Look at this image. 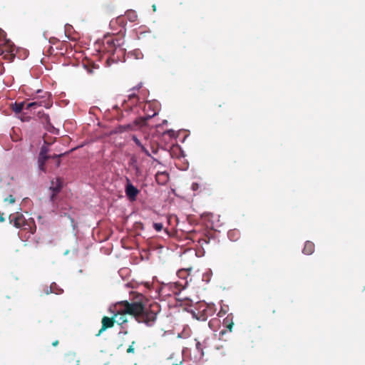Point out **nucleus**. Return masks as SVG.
Returning a JSON list of instances; mask_svg holds the SVG:
<instances>
[{
  "mask_svg": "<svg viewBox=\"0 0 365 365\" xmlns=\"http://www.w3.org/2000/svg\"><path fill=\"white\" fill-rule=\"evenodd\" d=\"M102 327L99 330L98 333L96 334L97 336H100L103 331L106 329L112 328L115 323V319L114 316L112 317H103L101 320Z\"/></svg>",
  "mask_w": 365,
  "mask_h": 365,
  "instance_id": "0eeeda50",
  "label": "nucleus"
},
{
  "mask_svg": "<svg viewBox=\"0 0 365 365\" xmlns=\"http://www.w3.org/2000/svg\"><path fill=\"white\" fill-rule=\"evenodd\" d=\"M208 341H209V339L207 338V339H205L202 342V346H203V347H204V349H207V348H208V346H209Z\"/></svg>",
  "mask_w": 365,
  "mask_h": 365,
  "instance_id": "bb28decb",
  "label": "nucleus"
},
{
  "mask_svg": "<svg viewBox=\"0 0 365 365\" xmlns=\"http://www.w3.org/2000/svg\"><path fill=\"white\" fill-rule=\"evenodd\" d=\"M135 144H136V145H137L138 147H139L140 148H141V146H143V145H144V144H143V143L140 142V141H138V142H137V143H135Z\"/></svg>",
  "mask_w": 365,
  "mask_h": 365,
  "instance_id": "c756f323",
  "label": "nucleus"
},
{
  "mask_svg": "<svg viewBox=\"0 0 365 365\" xmlns=\"http://www.w3.org/2000/svg\"><path fill=\"white\" fill-rule=\"evenodd\" d=\"M153 227L156 231L160 232L163 230V226L162 223L156 222L153 224Z\"/></svg>",
  "mask_w": 365,
  "mask_h": 365,
  "instance_id": "5701e85b",
  "label": "nucleus"
},
{
  "mask_svg": "<svg viewBox=\"0 0 365 365\" xmlns=\"http://www.w3.org/2000/svg\"><path fill=\"white\" fill-rule=\"evenodd\" d=\"M127 180L128 182L125 186L126 195L130 200H135V198L139 192V190L133 185H132L128 179H127Z\"/></svg>",
  "mask_w": 365,
  "mask_h": 365,
  "instance_id": "6e6552de",
  "label": "nucleus"
},
{
  "mask_svg": "<svg viewBox=\"0 0 365 365\" xmlns=\"http://www.w3.org/2000/svg\"><path fill=\"white\" fill-rule=\"evenodd\" d=\"M232 318V315H228L223 320V326L227 328L230 331H232L234 325Z\"/></svg>",
  "mask_w": 365,
  "mask_h": 365,
  "instance_id": "ddd939ff",
  "label": "nucleus"
},
{
  "mask_svg": "<svg viewBox=\"0 0 365 365\" xmlns=\"http://www.w3.org/2000/svg\"><path fill=\"white\" fill-rule=\"evenodd\" d=\"M153 111H155V110H150L149 112H148V113H152Z\"/></svg>",
  "mask_w": 365,
  "mask_h": 365,
  "instance_id": "72a5a7b5",
  "label": "nucleus"
},
{
  "mask_svg": "<svg viewBox=\"0 0 365 365\" xmlns=\"http://www.w3.org/2000/svg\"><path fill=\"white\" fill-rule=\"evenodd\" d=\"M132 139L135 142V143H137V142L140 141V140L135 135H133Z\"/></svg>",
  "mask_w": 365,
  "mask_h": 365,
  "instance_id": "cd10ccee",
  "label": "nucleus"
},
{
  "mask_svg": "<svg viewBox=\"0 0 365 365\" xmlns=\"http://www.w3.org/2000/svg\"><path fill=\"white\" fill-rule=\"evenodd\" d=\"M47 149L46 148H42L40 153H39V155H38V168L39 170H41V171L46 173V163L50 160V159H53L55 160V163H56V168H58L61 165V160H60V158L61 156H64L67 153H61V154H58V155H56V154H54L53 155H48L47 154Z\"/></svg>",
  "mask_w": 365,
  "mask_h": 365,
  "instance_id": "7ed1b4c3",
  "label": "nucleus"
},
{
  "mask_svg": "<svg viewBox=\"0 0 365 365\" xmlns=\"http://www.w3.org/2000/svg\"><path fill=\"white\" fill-rule=\"evenodd\" d=\"M227 236L231 241H237L240 237V232L237 230H231L228 232Z\"/></svg>",
  "mask_w": 365,
  "mask_h": 365,
  "instance_id": "f8f14e48",
  "label": "nucleus"
},
{
  "mask_svg": "<svg viewBox=\"0 0 365 365\" xmlns=\"http://www.w3.org/2000/svg\"><path fill=\"white\" fill-rule=\"evenodd\" d=\"M192 187L193 190H197V188L198 187V185L197 183H193Z\"/></svg>",
  "mask_w": 365,
  "mask_h": 365,
  "instance_id": "7c9ffc66",
  "label": "nucleus"
},
{
  "mask_svg": "<svg viewBox=\"0 0 365 365\" xmlns=\"http://www.w3.org/2000/svg\"><path fill=\"white\" fill-rule=\"evenodd\" d=\"M156 111H153L152 113H146L145 116H142L136 118L134 120V125L143 127L146 125L147 121L151 118L154 117L156 115Z\"/></svg>",
  "mask_w": 365,
  "mask_h": 365,
  "instance_id": "1a4fd4ad",
  "label": "nucleus"
},
{
  "mask_svg": "<svg viewBox=\"0 0 365 365\" xmlns=\"http://www.w3.org/2000/svg\"><path fill=\"white\" fill-rule=\"evenodd\" d=\"M133 125L128 124L125 125L119 126L118 130H119V132H124L128 130H133Z\"/></svg>",
  "mask_w": 365,
  "mask_h": 365,
  "instance_id": "6ab92c4d",
  "label": "nucleus"
},
{
  "mask_svg": "<svg viewBox=\"0 0 365 365\" xmlns=\"http://www.w3.org/2000/svg\"><path fill=\"white\" fill-rule=\"evenodd\" d=\"M58 344V340H56V341H54L52 343V345H53V346H56Z\"/></svg>",
  "mask_w": 365,
  "mask_h": 365,
  "instance_id": "2f4dec72",
  "label": "nucleus"
},
{
  "mask_svg": "<svg viewBox=\"0 0 365 365\" xmlns=\"http://www.w3.org/2000/svg\"><path fill=\"white\" fill-rule=\"evenodd\" d=\"M117 43L114 40H108L106 42L107 46L106 49L108 52L110 53V56L108 60H112L113 61L120 60V58L123 56L125 53V51L123 48L119 46L118 41L116 40Z\"/></svg>",
  "mask_w": 365,
  "mask_h": 365,
  "instance_id": "20e7f679",
  "label": "nucleus"
},
{
  "mask_svg": "<svg viewBox=\"0 0 365 365\" xmlns=\"http://www.w3.org/2000/svg\"><path fill=\"white\" fill-rule=\"evenodd\" d=\"M151 151L153 154H157L158 152V145L150 144Z\"/></svg>",
  "mask_w": 365,
  "mask_h": 365,
  "instance_id": "b1692460",
  "label": "nucleus"
},
{
  "mask_svg": "<svg viewBox=\"0 0 365 365\" xmlns=\"http://www.w3.org/2000/svg\"><path fill=\"white\" fill-rule=\"evenodd\" d=\"M126 16L131 22H134L138 19V15L134 11H129L126 13Z\"/></svg>",
  "mask_w": 365,
  "mask_h": 365,
  "instance_id": "a211bd4d",
  "label": "nucleus"
},
{
  "mask_svg": "<svg viewBox=\"0 0 365 365\" xmlns=\"http://www.w3.org/2000/svg\"><path fill=\"white\" fill-rule=\"evenodd\" d=\"M10 220L11 223H13L16 228H24V226L27 225L26 219L21 213L17 212L15 215H11Z\"/></svg>",
  "mask_w": 365,
  "mask_h": 365,
  "instance_id": "423d86ee",
  "label": "nucleus"
},
{
  "mask_svg": "<svg viewBox=\"0 0 365 365\" xmlns=\"http://www.w3.org/2000/svg\"><path fill=\"white\" fill-rule=\"evenodd\" d=\"M314 244L311 241H307L304 244L303 253L307 255H312L314 252Z\"/></svg>",
  "mask_w": 365,
  "mask_h": 365,
  "instance_id": "9b49d317",
  "label": "nucleus"
},
{
  "mask_svg": "<svg viewBox=\"0 0 365 365\" xmlns=\"http://www.w3.org/2000/svg\"><path fill=\"white\" fill-rule=\"evenodd\" d=\"M63 187V181L61 178H56L54 180L51 181V185L50 186V190L52 191V194L51 195V200L52 202L55 201L56 196L58 193L60 192Z\"/></svg>",
  "mask_w": 365,
  "mask_h": 365,
  "instance_id": "39448f33",
  "label": "nucleus"
},
{
  "mask_svg": "<svg viewBox=\"0 0 365 365\" xmlns=\"http://www.w3.org/2000/svg\"><path fill=\"white\" fill-rule=\"evenodd\" d=\"M169 179L168 174L165 172H158L155 175V180L158 184L165 185Z\"/></svg>",
  "mask_w": 365,
  "mask_h": 365,
  "instance_id": "9d476101",
  "label": "nucleus"
},
{
  "mask_svg": "<svg viewBox=\"0 0 365 365\" xmlns=\"http://www.w3.org/2000/svg\"><path fill=\"white\" fill-rule=\"evenodd\" d=\"M45 94L46 96H42V99H39L38 98H37L34 101L29 103L27 104H26L24 101L20 103L16 102L12 106V110L16 113H19L24 109L31 110H35L38 107H44L48 108L51 106L52 102L49 98V95L47 93H45Z\"/></svg>",
  "mask_w": 365,
  "mask_h": 365,
  "instance_id": "f03ea898",
  "label": "nucleus"
},
{
  "mask_svg": "<svg viewBox=\"0 0 365 365\" xmlns=\"http://www.w3.org/2000/svg\"><path fill=\"white\" fill-rule=\"evenodd\" d=\"M140 150L144 153L148 157H152L151 155V153H150V151L147 149V148L145 147V145H143V146H141V148H140Z\"/></svg>",
  "mask_w": 365,
  "mask_h": 365,
  "instance_id": "4be33fe9",
  "label": "nucleus"
},
{
  "mask_svg": "<svg viewBox=\"0 0 365 365\" xmlns=\"http://www.w3.org/2000/svg\"><path fill=\"white\" fill-rule=\"evenodd\" d=\"M153 11H156V6H155V5H153Z\"/></svg>",
  "mask_w": 365,
  "mask_h": 365,
  "instance_id": "473e14b6",
  "label": "nucleus"
},
{
  "mask_svg": "<svg viewBox=\"0 0 365 365\" xmlns=\"http://www.w3.org/2000/svg\"><path fill=\"white\" fill-rule=\"evenodd\" d=\"M152 105L150 102H148V103H145V105H144V110L146 111L148 110V112L149 110H152Z\"/></svg>",
  "mask_w": 365,
  "mask_h": 365,
  "instance_id": "393cba45",
  "label": "nucleus"
},
{
  "mask_svg": "<svg viewBox=\"0 0 365 365\" xmlns=\"http://www.w3.org/2000/svg\"><path fill=\"white\" fill-rule=\"evenodd\" d=\"M5 221V218L3 216V213L0 212V222H3Z\"/></svg>",
  "mask_w": 365,
  "mask_h": 365,
  "instance_id": "c85d7f7f",
  "label": "nucleus"
},
{
  "mask_svg": "<svg viewBox=\"0 0 365 365\" xmlns=\"http://www.w3.org/2000/svg\"><path fill=\"white\" fill-rule=\"evenodd\" d=\"M138 101V97L135 93H131L128 96V102H130V106H133L137 104ZM125 102L127 103L126 101H125Z\"/></svg>",
  "mask_w": 365,
  "mask_h": 365,
  "instance_id": "f3484780",
  "label": "nucleus"
},
{
  "mask_svg": "<svg viewBox=\"0 0 365 365\" xmlns=\"http://www.w3.org/2000/svg\"><path fill=\"white\" fill-rule=\"evenodd\" d=\"M196 349H197V351H200V356H204V347L202 346V344L200 341H197L196 343Z\"/></svg>",
  "mask_w": 365,
  "mask_h": 365,
  "instance_id": "aec40b11",
  "label": "nucleus"
},
{
  "mask_svg": "<svg viewBox=\"0 0 365 365\" xmlns=\"http://www.w3.org/2000/svg\"><path fill=\"white\" fill-rule=\"evenodd\" d=\"M145 301V297L139 294L135 301L130 302L125 300L117 302L113 310L115 322L119 325L128 322V314L133 317L138 323L152 327L160 312V307L158 303H151L147 306Z\"/></svg>",
  "mask_w": 365,
  "mask_h": 365,
  "instance_id": "f257e3e1",
  "label": "nucleus"
},
{
  "mask_svg": "<svg viewBox=\"0 0 365 365\" xmlns=\"http://www.w3.org/2000/svg\"><path fill=\"white\" fill-rule=\"evenodd\" d=\"M6 34L5 31L0 29V39L3 38V40L5 41V44L8 46L9 49L11 50V48L13 47L14 44L9 39L6 38Z\"/></svg>",
  "mask_w": 365,
  "mask_h": 365,
  "instance_id": "2eb2a0df",
  "label": "nucleus"
},
{
  "mask_svg": "<svg viewBox=\"0 0 365 365\" xmlns=\"http://www.w3.org/2000/svg\"><path fill=\"white\" fill-rule=\"evenodd\" d=\"M37 116L42 121V123H46L48 125L50 124V118L48 114L42 111H38Z\"/></svg>",
  "mask_w": 365,
  "mask_h": 365,
  "instance_id": "4468645a",
  "label": "nucleus"
},
{
  "mask_svg": "<svg viewBox=\"0 0 365 365\" xmlns=\"http://www.w3.org/2000/svg\"><path fill=\"white\" fill-rule=\"evenodd\" d=\"M5 201H9L10 203H14L15 202V197L12 195H9L8 197H6L5 199Z\"/></svg>",
  "mask_w": 365,
  "mask_h": 365,
  "instance_id": "a878e982",
  "label": "nucleus"
},
{
  "mask_svg": "<svg viewBox=\"0 0 365 365\" xmlns=\"http://www.w3.org/2000/svg\"><path fill=\"white\" fill-rule=\"evenodd\" d=\"M212 312L210 309L207 307L206 309H203L202 314L197 318L198 319H200L202 321H205L209 315H212Z\"/></svg>",
  "mask_w": 365,
  "mask_h": 365,
  "instance_id": "dca6fc26",
  "label": "nucleus"
},
{
  "mask_svg": "<svg viewBox=\"0 0 365 365\" xmlns=\"http://www.w3.org/2000/svg\"><path fill=\"white\" fill-rule=\"evenodd\" d=\"M135 344V341H133L131 344L129 346V347L127 349L126 352L128 354H134L135 353V349L133 347L134 344Z\"/></svg>",
  "mask_w": 365,
  "mask_h": 365,
  "instance_id": "412c9836",
  "label": "nucleus"
}]
</instances>
